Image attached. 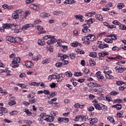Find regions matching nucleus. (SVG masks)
Listing matches in <instances>:
<instances>
[{"label": "nucleus", "instance_id": "1", "mask_svg": "<svg viewBox=\"0 0 126 126\" xmlns=\"http://www.w3.org/2000/svg\"><path fill=\"white\" fill-rule=\"evenodd\" d=\"M18 26L14 25L12 24H4L2 25V28H0V32H4V29H12V30H14V32L15 33H19V29H17Z\"/></svg>", "mask_w": 126, "mask_h": 126}, {"label": "nucleus", "instance_id": "2", "mask_svg": "<svg viewBox=\"0 0 126 126\" xmlns=\"http://www.w3.org/2000/svg\"><path fill=\"white\" fill-rule=\"evenodd\" d=\"M87 40L93 42L96 40V37L94 34H90L86 36Z\"/></svg>", "mask_w": 126, "mask_h": 126}, {"label": "nucleus", "instance_id": "3", "mask_svg": "<svg viewBox=\"0 0 126 126\" xmlns=\"http://www.w3.org/2000/svg\"><path fill=\"white\" fill-rule=\"evenodd\" d=\"M50 40L47 41V43L48 45H52V44H55L57 42V39L55 38V36H52L51 37H49Z\"/></svg>", "mask_w": 126, "mask_h": 126}, {"label": "nucleus", "instance_id": "4", "mask_svg": "<svg viewBox=\"0 0 126 126\" xmlns=\"http://www.w3.org/2000/svg\"><path fill=\"white\" fill-rule=\"evenodd\" d=\"M108 55H109V53L107 52H101V53H98L99 59L103 60V58H104V57H106V56H108Z\"/></svg>", "mask_w": 126, "mask_h": 126}, {"label": "nucleus", "instance_id": "5", "mask_svg": "<svg viewBox=\"0 0 126 126\" xmlns=\"http://www.w3.org/2000/svg\"><path fill=\"white\" fill-rule=\"evenodd\" d=\"M115 68L117 72H119L120 73H122V72H124V71H125L126 69V68L123 67L122 66L120 67L119 66H117L116 67H115Z\"/></svg>", "mask_w": 126, "mask_h": 126}, {"label": "nucleus", "instance_id": "6", "mask_svg": "<svg viewBox=\"0 0 126 126\" xmlns=\"http://www.w3.org/2000/svg\"><path fill=\"white\" fill-rule=\"evenodd\" d=\"M53 76L54 77V78L58 79L57 82L58 83L62 82L63 81V80H62V78H63V74H59L57 75H53Z\"/></svg>", "mask_w": 126, "mask_h": 126}, {"label": "nucleus", "instance_id": "7", "mask_svg": "<svg viewBox=\"0 0 126 126\" xmlns=\"http://www.w3.org/2000/svg\"><path fill=\"white\" fill-rule=\"evenodd\" d=\"M88 86L89 87H91L92 88H94L95 87H101V85L93 82L89 83L88 84Z\"/></svg>", "mask_w": 126, "mask_h": 126}, {"label": "nucleus", "instance_id": "8", "mask_svg": "<svg viewBox=\"0 0 126 126\" xmlns=\"http://www.w3.org/2000/svg\"><path fill=\"white\" fill-rule=\"evenodd\" d=\"M58 58H60L61 61H63V60H65L66 59H68V56L66 54H58Z\"/></svg>", "mask_w": 126, "mask_h": 126}, {"label": "nucleus", "instance_id": "9", "mask_svg": "<svg viewBox=\"0 0 126 126\" xmlns=\"http://www.w3.org/2000/svg\"><path fill=\"white\" fill-rule=\"evenodd\" d=\"M25 65L28 68H33V67H34V64L31 61H28L26 63Z\"/></svg>", "mask_w": 126, "mask_h": 126}, {"label": "nucleus", "instance_id": "10", "mask_svg": "<svg viewBox=\"0 0 126 126\" xmlns=\"http://www.w3.org/2000/svg\"><path fill=\"white\" fill-rule=\"evenodd\" d=\"M97 44H99L98 46L99 49H105V48H108V47H109V45L107 44H102V42L101 41H98Z\"/></svg>", "mask_w": 126, "mask_h": 126}, {"label": "nucleus", "instance_id": "11", "mask_svg": "<svg viewBox=\"0 0 126 126\" xmlns=\"http://www.w3.org/2000/svg\"><path fill=\"white\" fill-rule=\"evenodd\" d=\"M54 119H55V118L50 115H47V116H46V118L44 119V120L46 122H48V123H52V122H54Z\"/></svg>", "mask_w": 126, "mask_h": 126}, {"label": "nucleus", "instance_id": "12", "mask_svg": "<svg viewBox=\"0 0 126 126\" xmlns=\"http://www.w3.org/2000/svg\"><path fill=\"white\" fill-rule=\"evenodd\" d=\"M37 29L38 30V31H40L38 32V34H44V33H46V31H43L44 28H43V27L37 26Z\"/></svg>", "mask_w": 126, "mask_h": 126}, {"label": "nucleus", "instance_id": "13", "mask_svg": "<svg viewBox=\"0 0 126 126\" xmlns=\"http://www.w3.org/2000/svg\"><path fill=\"white\" fill-rule=\"evenodd\" d=\"M15 97L12 96L11 97H10V101L8 102V105L9 106H13V105H15L16 104V101L13 100H14Z\"/></svg>", "mask_w": 126, "mask_h": 126}, {"label": "nucleus", "instance_id": "14", "mask_svg": "<svg viewBox=\"0 0 126 126\" xmlns=\"http://www.w3.org/2000/svg\"><path fill=\"white\" fill-rule=\"evenodd\" d=\"M74 17L76 19L80 20V22H83L84 21V17L81 15H75Z\"/></svg>", "mask_w": 126, "mask_h": 126}, {"label": "nucleus", "instance_id": "15", "mask_svg": "<svg viewBox=\"0 0 126 126\" xmlns=\"http://www.w3.org/2000/svg\"><path fill=\"white\" fill-rule=\"evenodd\" d=\"M20 63V58L19 57L15 58L13 60L12 62V64H16Z\"/></svg>", "mask_w": 126, "mask_h": 126}, {"label": "nucleus", "instance_id": "16", "mask_svg": "<svg viewBox=\"0 0 126 126\" xmlns=\"http://www.w3.org/2000/svg\"><path fill=\"white\" fill-rule=\"evenodd\" d=\"M103 73H105V76L108 79H114L113 76L110 74L109 73H108V72H106V71H104Z\"/></svg>", "mask_w": 126, "mask_h": 126}, {"label": "nucleus", "instance_id": "17", "mask_svg": "<svg viewBox=\"0 0 126 126\" xmlns=\"http://www.w3.org/2000/svg\"><path fill=\"white\" fill-rule=\"evenodd\" d=\"M6 39L7 41L10 42V43H15V38L12 36H7Z\"/></svg>", "mask_w": 126, "mask_h": 126}, {"label": "nucleus", "instance_id": "18", "mask_svg": "<svg viewBox=\"0 0 126 126\" xmlns=\"http://www.w3.org/2000/svg\"><path fill=\"white\" fill-rule=\"evenodd\" d=\"M94 107L96 110H98V111H101L102 110V104H99V103H94Z\"/></svg>", "mask_w": 126, "mask_h": 126}, {"label": "nucleus", "instance_id": "19", "mask_svg": "<svg viewBox=\"0 0 126 126\" xmlns=\"http://www.w3.org/2000/svg\"><path fill=\"white\" fill-rule=\"evenodd\" d=\"M32 26H33V25H32V24H26L22 27V30L25 31V30H26L27 28H30V27H32Z\"/></svg>", "mask_w": 126, "mask_h": 126}, {"label": "nucleus", "instance_id": "20", "mask_svg": "<svg viewBox=\"0 0 126 126\" xmlns=\"http://www.w3.org/2000/svg\"><path fill=\"white\" fill-rule=\"evenodd\" d=\"M90 121V124L91 125H93V124H96L97 123H98V119H97V118H90L89 119Z\"/></svg>", "mask_w": 126, "mask_h": 126}, {"label": "nucleus", "instance_id": "21", "mask_svg": "<svg viewBox=\"0 0 126 126\" xmlns=\"http://www.w3.org/2000/svg\"><path fill=\"white\" fill-rule=\"evenodd\" d=\"M64 3L65 4H73V3H75V0H66Z\"/></svg>", "mask_w": 126, "mask_h": 126}, {"label": "nucleus", "instance_id": "22", "mask_svg": "<svg viewBox=\"0 0 126 126\" xmlns=\"http://www.w3.org/2000/svg\"><path fill=\"white\" fill-rule=\"evenodd\" d=\"M40 17H49V16H51V14L49 13H46L44 12L40 13Z\"/></svg>", "mask_w": 126, "mask_h": 126}, {"label": "nucleus", "instance_id": "23", "mask_svg": "<svg viewBox=\"0 0 126 126\" xmlns=\"http://www.w3.org/2000/svg\"><path fill=\"white\" fill-rule=\"evenodd\" d=\"M112 108H115L117 110H121L122 109V105L121 104H117L116 105H113Z\"/></svg>", "mask_w": 126, "mask_h": 126}, {"label": "nucleus", "instance_id": "24", "mask_svg": "<svg viewBox=\"0 0 126 126\" xmlns=\"http://www.w3.org/2000/svg\"><path fill=\"white\" fill-rule=\"evenodd\" d=\"M95 18H96V19H97V20H99L100 21H103V17L100 14H96L95 16Z\"/></svg>", "mask_w": 126, "mask_h": 126}, {"label": "nucleus", "instance_id": "25", "mask_svg": "<svg viewBox=\"0 0 126 126\" xmlns=\"http://www.w3.org/2000/svg\"><path fill=\"white\" fill-rule=\"evenodd\" d=\"M85 22L90 25L92 24V23H93L94 22H95V20L93 18H91L90 19L86 20L85 21Z\"/></svg>", "mask_w": 126, "mask_h": 126}, {"label": "nucleus", "instance_id": "26", "mask_svg": "<svg viewBox=\"0 0 126 126\" xmlns=\"http://www.w3.org/2000/svg\"><path fill=\"white\" fill-rule=\"evenodd\" d=\"M45 44H46V43L44 41L43 39H39L38 40V45H39V46H44Z\"/></svg>", "mask_w": 126, "mask_h": 126}, {"label": "nucleus", "instance_id": "27", "mask_svg": "<svg viewBox=\"0 0 126 126\" xmlns=\"http://www.w3.org/2000/svg\"><path fill=\"white\" fill-rule=\"evenodd\" d=\"M95 14H96V13L95 12H91L85 14V16L92 17V16H93V15H95Z\"/></svg>", "mask_w": 126, "mask_h": 126}, {"label": "nucleus", "instance_id": "28", "mask_svg": "<svg viewBox=\"0 0 126 126\" xmlns=\"http://www.w3.org/2000/svg\"><path fill=\"white\" fill-rule=\"evenodd\" d=\"M48 115H47V114L45 113H41L40 116H39V118H40V119H43V120H45V119L47 118V116Z\"/></svg>", "mask_w": 126, "mask_h": 126}, {"label": "nucleus", "instance_id": "29", "mask_svg": "<svg viewBox=\"0 0 126 126\" xmlns=\"http://www.w3.org/2000/svg\"><path fill=\"white\" fill-rule=\"evenodd\" d=\"M12 17L13 18H14V19H17V18H19V16L18 15V14H17V13L16 12V11L13 13Z\"/></svg>", "mask_w": 126, "mask_h": 126}, {"label": "nucleus", "instance_id": "30", "mask_svg": "<svg viewBox=\"0 0 126 126\" xmlns=\"http://www.w3.org/2000/svg\"><path fill=\"white\" fill-rule=\"evenodd\" d=\"M82 32L83 33H90L91 31L89 29H86V28H84L82 30Z\"/></svg>", "mask_w": 126, "mask_h": 126}, {"label": "nucleus", "instance_id": "31", "mask_svg": "<svg viewBox=\"0 0 126 126\" xmlns=\"http://www.w3.org/2000/svg\"><path fill=\"white\" fill-rule=\"evenodd\" d=\"M65 75H66L67 77H71V76H72V73L70 71H68L65 73Z\"/></svg>", "mask_w": 126, "mask_h": 126}, {"label": "nucleus", "instance_id": "32", "mask_svg": "<svg viewBox=\"0 0 126 126\" xmlns=\"http://www.w3.org/2000/svg\"><path fill=\"white\" fill-rule=\"evenodd\" d=\"M38 121L40 125H45V122H44V121H45V119H43L42 118H40L39 117L38 119Z\"/></svg>", "mask_w": 126, "mask_h": 126}, {"label": "nucleus", "instance_id": "33", "mask_svg": "<svg viewBox=\"0 0 126 126\" xmlns=\"http://www.w3.org/2000/svg\"><path fill=\"white\" fill-rule=\"evenodd\" d=\"M39 83L34 82L29 83V85H31V86H39Z\"/></svg>", "mask_w": 126, "mask_h": 126}, {"label": "nucleus", "instance_id": "34", "mask_svg": "<svg viewBox=\"0 0 126 126\" xmlns=\"http://www.w3.org/2000/svg\"><path fill=\"white\" fill-rule=\"evenodd\" d=\"M89 62L91 66H94V65L96 64V62H95V61H93L92 59H90Z\"/></svg>", "mask_w": 126, "mask_h": 126}, {"label": "nucleus", "instance_id": "35", "mask_svg": "<svg viewBox=\"0 0 126 126\" xmlns=\"http://www.w3.org/2000/svg\"><path fill=\"white\" fill-rule=\"evenodd\" d=\"M21 42H22V39L20 37H17L15 38V43H20Z\"/></svg>", "mask_w": 126, "mask_h": 126}, {"label": "nucleus", "instance_id": "36", "mask_svg": "<svg viewBox=\"0 0 126 126\" xmlns=\"http://www.w3.org/2000/svg\"><path fill=\"white\" fill-rule=\"evenodd\" d=\"M117 7L119 9H122V8L125 7V4H124V3H119L117 5Z\"/></svg>", "mask_w": 126, "mask_h": 126}, {"label": "nucleus", "instance_id": "37", "mask_svg": "<svg viewBox=\"0 0 126 126\" xmlns=\"http://www.w3.org/2000/svg\"><path fill=\"white\" fill-rule=\"evenodd\" d=\"M108 37H111L112 40H117V36L115 34H111L108 35Z\"/></svg>", "mask_w": 126, "mask_h": 126}, {"label": "nucleus", "instance_id": "38", "mask_svg": "<svg viewBox=\"0 0 126 126\" xmlns=\"http://www.w3.org/2000/svg\"><path fill=\"white\" fill-rule=\"evenodd\" d=\"M51 61L50 59H45V60L42 62V64H47V63H49Z\"/></svg>", "mask_w": 126, "mask_h": 126}, {"label": "nucleus", "instance_id": "39", "mask_svg": "<svg viewBox=\"0 0 126 126\" xmlns=\"http://www.w3.org/2000/svg\"><path fill=\"white\" fill-rule=\"evenodd\" d=\"M104 42H106V43H109V44H112V43H113V40L110 38H106L104 39Z\"/></svg>", "mask_w": 126, "mask_h": 126}, {"label": "nucleus", "instance_id": "40", "mask_svg": "<svg viewBox=\"0 0 126 126\" xmlns=\"http://www.w3.org/2000/svg\"><path fill=\"white\" fill-rule=\"evenodd\" d=\"M90 57H92V58H96L97 57V53L95 52H92L90 54Z\"/></svg>", "mask_w": 126, "mask_h": 126}, {"label": "nucleus", "instance_id": "41", "mask_svg": "<svg viewBox=\"0 0 126 126\" xmlns=\"http://www.w3.org/2000/svg\"><path fill=\"white\" fill-rule=\"evenodd\" d=\"M69 58H70V59L71 60H74L75 59V54L74 53H71L69 55Z\"/></svg>", "mask_w": 126, "mask_h": 126}, {"label": "nucleus", "instance_id": "42", "mask_svg": "<svg viewBox=\"0 0 126 126\" xmlns=\"http://www.w3.org/2000/svg\"><path fill=\"white\" fill-rule=\"evenodd\" d=\"M35 93H32V94H30L29 96H27L28 98H33L34 97H35Z\"/></svg>", "mask_w": 126, "mask_h": 126}, {"label": "nucleus", "instance_id": "43", "mask_svg": "<svg viewBox=\"0 0 126 126\" xmlns=\"http://www.w3.org/2000/svg\"><path fill=\"white\" fill-rule=\"evenodd\" d=\"M25 124H27V125H29L30 126V125H32V121H28V120H25L24 121Z\"/></svg>", "mask_w": 126, "mask_h": 126}, {"label": "nucleus", "instance_id": "44", "mask_svg": "<svg viewBox=\"0 0 126 126\" xmlns=\"http://www.w3.org/2000/svg\"><path fill=\"white\" fill-rule=\"evenodd\" d=\"M113 24H114L115 25H118V26H121V23H120L118 21H113L112 22Z\"/></svg>", "mask_w": 126, "mask_h": 126}, {"label": "nucleus", "instance_id": "45", "mask_svg": "<svg viewBox=\"0 0 126 126\" xmlns=\"http://www.w3.org/2000/svg\"><path fill=\"white\" fill-rule=\"evenodd\" d=\"M48 102L49 104H51V105H53V106H54L55 107H56V106H57V104H58V103L54 102L52 100H49Z\"/></svg>", "mask_w": 126, "mask_h": 126}, {"label": "nucleus", "instance_id": "46", "mask_svg": "<svg viewBox=\"0 0 126 126\" xmlns=\"http://www.w3.org/2000/svg\"><path fill=\"white\" fill-rule=\"evenodd\" d=\"M83 27H84V28H86L88 29V28H90V25L88 23L85 24L83 25Z\"/></svg>", "mask_w": 126, "mask_h": 126}, {"label": "nucleus", "instance_id": "47", "mask_svg": "<svg viewBox=\"0 0 126 126\" xmlns=\"http://www.w3.org/2000/svg\"><path fill=\"white\" fill-rule=\"evenodd\" d=\"M108 107L106 106L101 104V110L103 111H107Z\"/></svg>", "mask_w": 126, "mask_h": 126}, {"label": "nucleus", "instance_id": "48", "mask_svg": "<svg viewBox=\"0 0 126 126\" xmlns=\"http://www.w3.org/2000/svg\"><path fill=\"white\" fill-rule=\"evenodd\" d=\"M77 45H78V42L76 41H74L71 44V47H77Z\"/></svg>", "mask_w": 126, "mask_h": 126}, {"label": "nucleus", "instance_id": "49", "mask_svg": "<svg viewBox=\"0 0 126 126\" xmlns=\"http://www.w3.org/2000/svg\"><path fill=\"white\" fill-rule=\"evenodd\" d=\"M119 27H120V29H121V30H126V26L124 25H122V24H121V25L119 26Z\"/></svg>", "mask_w": 126, "mask_h": 126}, {"label": "nucleus", "instance_id": "50", "mask_svg": "<svg viewBox=\"0 0 126 126\" xmlns=\"http://www.w3.org/2000/svg\"><path fill=\"white\" fill-rule=\"evenodd\" d=\"M56 66H57V67H62V66H63V63L58 62L56 63Z\"/></svg>", "mask_w": 126, "mask_h": 126}, {"label": "nucleus", "instance_id": "51", "mask_svg": "<svg viewBox=\"0 0 126 126\" xmlns=\"http://www.w3.org/2000/svg\"><path fill=\"white\" fill-rule=\"evenodd\" d=\"M29 102H30V104H34V103H36V100L35 98H33V99H30Z\"/></svg>", "mask_w": 126, "mask_h": 126}, {"label": "nucleus", "instance_id": "52", "mask_svg": "<svg viewBox=\"0 0 126 126\" xmlns=\"http://www.w3.org/2000/svg\"><path fill=\"white\" fill-rule=\"evenodd\" d=\"M107 120L108 121H109V122H110V123H112L113 124V123H114V118L111 117H109L108 118H107Z\"/></svg>", "mask_w": 126, "mask_h": 126}, {"label": "nucleus", "instance_id": "53", "mask_svg": "<svg viewBox=\"0 0 126 126\" xmlns=\"http://www.w3.org/2000/svg\"><path fill=\"white\" fill-rule=\"evenodd\" d=\"M16 12L19 16L21 15V14L23 13V11H22L21 10H16Z\"/></svg>", "mask_w": 126, "mask_h": 126}, {"label": "nucleus", "instance_id": "54", "mask_svg": "<svg viewBox=\"0 0 126 126\" xmlns=\"http://www.w3.org/2000/svg\"><path fill=\"white\" fill-rule=\"evenodd\" d=\"M123 102V100L120 98L115 99L114 101V103H122Z\"/></svg>", "mask_w": 126, "mask_h": 126}, {"label": "nucleus", "instance_id": "55", "mask_svg": "<svg viewBox=\"0 0 126 126\" xmlns=\"http://www.w3.org/2000/svg\"><path fill=\"white\" fill-rule=\"evenodd\" d=\"M51 37H52V35H47L44 36L43 38V39H44V40H48V39H50V38H51Z\"/></svg>", "mask_w": 126, "mask_h": 126}, {"label": "nucleus", "instance_id": "56", "mask_svg": "<svg viewBox=\"0 0 126 126\" xmlns=\"http://www.w3.org/2000/svg\"><path fill=\"white\" fill-rule=\"evenodd\" d=\"M74 76H77L78 77L79 76H81L82 75V73L81 72H76L74 74Z\"/></svg>", "mask_w": 126, "mask_h": 126}, {"label": "nucleus", "instance_id": "57", "mask_svg": "<svg viewBox=\"0 0 126 126\" xmlns=\"http://www.w3.org/2000/svg\"><path fill=\"white\" fill-rule=\"evenodd\" d=\"M106 101H108V102H111L112 101V97L109 96H106Z\"/></svg>", "mask_w": 126, "mask_h": 126}, {"label": "nucleus", "instance_id": "58", "mask_svg": "<svg viewBox=\"0 0 126 126\" xmlns=\"http://www.w3.org/2000/svg\"><path fill=\"white\" fill-rule=\"evenodd\" d=\"M118 94H119V92H115V91H112L110 93V94L111 95H118Z\"/></svg>", "mask_w": 126, "mask_h": 126}, {"label": "nucleus", "instance_id": "59", "mask_svg": "<svg viewBox=\"0 0 126 126\" xmlns=\"http://www.w3.org/2000/svg\"><path fill=\"white\" fill-rule=\"evenodd\" d=\"M113 6V3L109 2L106 5V7L108 8H110V7H112Z\"/></svg>", "mask_w": 126, "mask_h": 126}, {"label": "nucleus", "instance_id": "60", "mask_svg": "<svg viewBox=\"0 0 126 126\" xmlns=\"http://www.w3.org/2000/svg\"><path fill=\"white\" fill-rule=\"evenodd\" d=\"M17 114H18V112H17V111L16 110L10 112V115H17Z\"/></svg>", "mask_w": 126, "mask_h": 126}, {"label": "nucleus", "instance_id": "61", "mask_svg": "<svg viewBox=\"0 0 126 126\" xmlns=\"http://www.w3.org/2000/svg\"><path fill=\"white\" fill-rule=\"evenodd\" d=\"M112 50L113 51H120V48H119L117 46H114L112 48Z\"/></svg>", "mask_w": 126, "mask_h": 126}, {"label": "nucleus", "instance_id": "62", "mask_svg": "<svg viewBox=\"0 0 126 126\" xmlns=\"http://www.w3.org/2000/svg\"><path fill=\"white\" fill-rule=\"evenodd\" d=\"M51 88H56V86H57V85L55 83H52L50 85Z\"/></svg>", "mask_w": 126, "mask_h": 126}, {"label": "nucleus", "instance_id": "63", "mask_svg": "<svg viewBox=\"0 0 126 126\" xmlns=\"http://www.w3.org/2000/svg\"><path fill=\"white\" fill-rule=\"evenodd\" d=\"M22 104L23 105H25V106H29V105H30V103L28 101H24L22 102Z\"/></svg>", "mask_w": 126, "mask_h": 126}, {"label": "nucleus", "instance_id": "64", "mask_svg": "<svg viewBox=\"0 0 126 126\" xmlns=\"http://www.w3.org/2000/svg\"><path fill=\"white\" fill-rule=\"evenodd\" d=\"M24 112H25V113H26L27 115H31V112L29 111V109H26L24 110Z\"/></svg>", "mask_w": 126, "mask_h": 126}]
</instances>
